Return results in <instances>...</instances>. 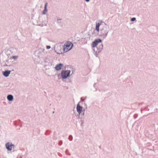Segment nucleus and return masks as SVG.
Masks as SVG:
<instances>
[{"instance_id":"f257e3e1","label":"nucleus","mask_w":158,"mask_h":158,"mask_svg":"<svg viewBox=\"0 0 158 158\" xmlns=\"http://www.w3.org/2000/svg\"><path fill=\"white\" fill-rule=\"evenodd\" d=\"M77 111L78 113L79 114H80L82 112H83L82 114L84 115V112L85 109L83 108L79 104H78L77 106Z\"/></svg>"},{"instance_id":"f03ea898","label":"nucleus","mask_w":158,"mask_h":158,"mask_svg":"<svg viewBox=\"0 0 158 158\" xmlns=\"http://www.w3.org/2000/svg\"><path fill=\"white\" fill-rule=\"evenodd\" d=\"M69 75V72L68 71H63L61 73L62 78H66Z\"/></svg>"},{"instance_id":"7ed1b4c3","label":"nucleus","mask_w":158,"mask_h":158,"mask_svg":"<svg viewBox=\"0 0 158 158\" xmlns=\"http://www.w3.org/2000/svg\"><path fill=\"white\" fill-rule=\"evenodd\" d=\"M102 42V40L100 39H98L94 41L92 45V46L93 48H94L96 47L98 44L99 43H101Z\"/></svg>"},{"instance_id":"20e7f679","label":"nucleus","mask_w":158,"mask_h":158,"mask_svg":"<svg viewBox=\"0 0 158 158\" xmlns=\"http://www.w3.org/2000/svg\"><path fill=\"white\" fill-rule=\"evenodd\" d=\"M69 42L66 43L64 46L63 50L64 52H66L69 50Z\"/></svg>"},{"instance_id":"39448f33","label":"nucleus","mask_w":158,"mask_h":158,"mask_svg":"<svg viewBox=\"0 0 158 158\" xmlns=\"http://www.w3.org/2000/svg\"><path fill=\"white\" fill-rule=\"evenodd\" d=\"M6 147L7 149L9 151H10L12 149V147H13L14 145L10 143H8L6 144Z\"/></svg>"},{"instance_id":"423d86ee","label":"nucleus","mask_w":158,"mask_h":158,"mask_svg":"<svg viewBox=\"0 0 158 158\" xmlns=\"http://www.w3.org/2000/svg\"><path fill=\"white\" fill-rule=\"evenodd\" d=\"M102 23V22L101 21H99L98 23H96V30L98 32L99 31V26L101 25Z\"/></svg>"},{"instance_id":"0eeeda50","label":"nucleus","mask_w":158,"mask_h":158,"mask_svg":"<svg viewBox=\"0 0 158 158\" xmlns=\"http://www.w3.org/2000/svg\"><path fill=\"white\" fill-rule=\"evenodd\" d=\"M10 72V71L6 70L2 72L3 74L6 77L8 76Z\"/></svg>"},{"instance_id":"6e6552de","label":"nucleus","mask_w":158,"mask_h":158,"mask_svg":"<svg viewBox=\"0 0 158 158\" xmlns=\"http://www.w3.org/2000/svg\"><path fill=\"white\" fill-rule=\"evenodd\" d=\"M63 66V64H59L55 67V69H61Z\"/></svg>"},{"instance_id":"1a4fd4ad","label":"nucleus","mask_w":158,"mask_h":158,"mask_svg":"<svg viewBox=\"0 0 158 158\" xmlns=\"http://www.w3.org/2000/svg\"><path fill=\"white\" fill-rule=\"evenodd\" d=\"M7 98L8 100L10 101H12L13 99V96L11 95H8Z\"/></svg>"},{"instance_id":"9d476101","label":"nucleus","mask_w":158,"mask_h":158,"mask_svg":"<svg viewBox=\"0 0 158 158\" xmlns=\"http://www.w3.org/2000/svg\"><path fill=\"white\" fill-rule=\"evenodd\" d=\"M47 3H46L45 6H44V9L43 12V14H45L47 11Z\"/></svg>"},{"instance_id":"9b49d317","label":"nucleus","mask_w":158,"mask_h":158,"mask_svg":"<svg viewBox=\"0 0 158 158\" xmlns=\"http://www.w3.org/2000/svg\"><path fill=\"white\" fill-rule=\"evenodd\" d=\"M12 58L13 59H16L18 58V56H13Z\"/></svg>"},{"instance_id":"f8f14e48","label":"nucleus","mask_w":158,"mask_h":158,"mask_svg":"<svg viewBox=\"0 0 158 158\" xmlns=\"http://www.w3.org/2000/svg\"><path fill=\"white\" fill-rule=\"evenodd\" d=\"M69 45H70V46H71V47L70 48V50L72 48V47H73V44L71 43V42H70V44H69Z\"/></svg>"},{"instance_id":"ddd939ff","label":"nucleus","mask_w":158,"mask_h":158,"mask_svg":"<svg viewBox=\"0 0 158 158\" xmlns=\"http://www.w3.org/2000/svg\"><path fill=\"white\" fill-rule=\"evenodd\" d=\"M135 20V18H132L131 19V21H134Z\"/></svg>"},{"instance_id":"4468645a","label":"nucleus","mask_w":158,"mask_h":158,"mask_svg":"<svg viewBox=\"0 0 158 158\" xmlns=\"http://www.w3.org/2000/svg\"><path fill=\"white\" fill-rule=\"evenodd\" d=\"M51 48L50 46H47V48L48 49L50 48Z\"/></svg>"},{"instance_id":"2eb2a0df","label":"nucleus","mask_w":158,"mask_h":158,"mask_svg":"<svg viewBox=\"0 0 158 158\" xmlns=\"http://www.w3.org/2000/svg\"><path fill=\"white\" fill-rule=\"evenodd\" d=\"M87 2H89L90 0H85Z\"/></svg>"}]
</instances>
